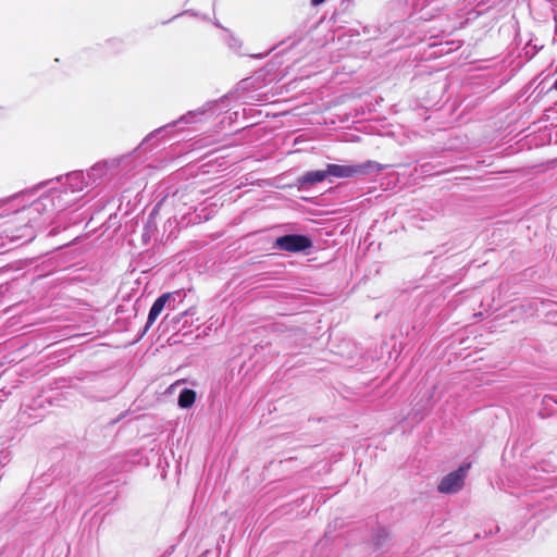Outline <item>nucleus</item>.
Masks as SVG:
<instances>
[{
    "mask_svg": "<svg viewBox=\"0 0 557 557\" xmlns=\"http://www.w3.org/2000/svg\"><path fill=\"white\" fill-rule=\"evenodd\" d=\"M327 174L338 178H349L372 172H380L384 166L375 161H367L359 164H327Z\"/></svg>",
    "mask_w": 557,
    "mask_h": 557,
    "instance_id": "1",
    "label": "nucleus"
},
{
    "mask_svg": "<svg viewBox=\"0 0 557 557\" xmlns=\"http://www.w3.org/2000/svg\"><path fill=\"white\" fill-rule=\"evenodd\" d=\"M469 468V465H462L456 471L448 473L438 484V491L445 494L459 492L465 485V479Z\"/></svg>",
    "mask_w": 557,
    "mask_h": 557,
    "instance_id": "2",
    "label": "nucleus"
},
{
    "mask_svg": "<svg viewBox=\"0 0 557 557\" xmlns=\"http://www.w3.org/2000/svg\"><path fill=\"white\" fill-rule=\"evenodd\" d=\"M275 246L281 250L299 252L309 249L312 242L304 235H285L275 240Z\"/></svg>",
    "mask_w": 557,
    "mask_h": 557,
    "instance_id": "3",
    "label": "nucleus"
},
{
    "mask_svg": "<svg viewBox=\"0 0 557 557\" xmlns=\"http://www.w3.org/2000/svg\"><path fill=\"white\" fill-rule=\"evenodd\" d=\"M171 297H172V294H170V293L163 294L153 302V305L149 311L147 327H149L157 320V318L160 315V313L164 309L166 301Z\"/></svg>",
    "mask_w": 557,
    "mask_h": 557,
    "instance_id": "4",
    "label": "nucleus"
},
{
    "mask_svg": "<svg viewBox=\"0 0 557 557\" xmlns=\"http://www.w3.org/2000/svg\"><path fill=\"white\" fill-rule=\"evenodd\" d=\"M329 176L327 174V169L325 171H311V172H308L306 173L300 182L302 184H309V185H313L315 183H320L322 182L323 180H325L326 177Z\"/></svg>",
    "mask_w": 557,
    "mask_h": 557,
    "instance_id": "5",
    "label": "nucleus"
},
{
    "mask_svg": "<svg viewBox=\"0 0 557 557\" xmlns=\"http://www.w3.org/2000/svg\"><path fill=\"white\" fill-rule=\"evenodd\" d=\"M196 400V393L193 389L185 388L178 396V406L181 408H189Z\"/></svg>",
    "mask_w": 557,
    "mask_h": 557,
    "instance_id": "6",
    "label": "nucleus"
},
{
    "mask_svg": "<svg viewBox=\"0 0 557 557\" xmlns=\"http://www.w3.org/2000/svg\"><path fill=\"white\" fill-rule=\"evenodd\" d=\"M324 1L325 0H311L313 5H319V4L323 3Z\"/></svg>",
    "mask_w": 557,
    "mask_h": 557,
    "instance_id": "7",
    "label": "nucleus"
},
{
    "mask_svg": "<svg viewBox=\"0 0 557 557\" xmlns=\"http://www.w3.org/2000/svg\"><path fill=\"white\" fill-rule=\"evenodd\" d=\"M554 87H555V89H557V79L554 83Z\"/></svg>",
    "mask_w": 557,
    "mask_h": 557,
    "instance_id": "8",
    "label": "nucleus"
}]
</instances>
